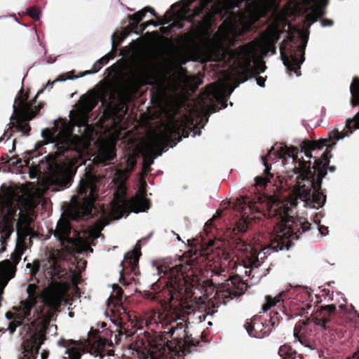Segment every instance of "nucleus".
Segmentation results:
<instances>
[{"label": "nucleus", "mask_w": 359, "mask_h": 359, "mask_svg": "<svg viewBox=\"0 0 359 359\" xmlns=\"http://www.w3.org/2000/svg\"><path fill=\"white\" fill-rule=\"evenodd\" d=\"M351 133L348 129L346 132H339L338 130H334L329 133V138L320 139L318 140H309L304 139L299 144L300 151L304 153V155L309 158L311 161V172L314 177H317L318 172L315 170L316 164L318 161H321L322 163L326 164L325 169H326V174L327 170L332 172L336 170L334 165H330V160L332 158L331 149L336 144V141L344 138Z\"/></svg>", "instance_id": "0eeeda50"}, {"label": "nucleus", "mask_w": 359, "mask_h": 359, "mask_svg": "<svg viewBox=\"0 0 359 359\" xmlns=\"http://www.w3.org/2000/svg\"><path fill=\"white\" fill-rule=\"evenodd\" d=\"M66 293L67 288L64 283L52 281L48 285L43 299L44 305L50 310L46 313H43V309L36 310L37 318H43L44 321L49 323L53 317L54 312L60 309L65 300Z\"/></svg>", "instance_id": "ddd939ff"}, {"label": "nucleus", "mask_w": 359, "mask_h": 359, "mask_svg": "<svg viewBox=\"0 0 359 359\" xmlns=\"http://www.w3.org/2000/svg\"><path fill=\"white\" fill-rule=\"evenodd\" d=\"M263 194L250 199L243 196L236 199V208L241 214L232 230V244L241 252L245 268L259 267L261 260L272 252L288 250L290 238L299 239L307 231L311 223L304 218L294 219L291 209L283 203L269 202Z\"/></svg>", "instance_id": "f257e3e1"}, {"label": "nucleus", "mask_w": 359, "mask_h": 359, "mask_svg": "<svg viewBox=\"0 0 359 359\" xmlns=\"http://www.w3.org/2000/svg\"><path fill=\"white\" fill-rule=\"evenodd\" d=\"M212 221H213V219L209 220L207 223H205V226H208L209 224L212 225Z\"/></svg>", "instance_id": "0e129e2a"}, {"label": "nucleus", "mask_w": 359, "mask_h": 359, "mask_svg": "<svg viewBox=\"0 0 359 359\" xmlns=\"http://www.w3.org/2000/svg\"><path fill=\"white\" fill-rule=\"evenodd\" d=\"M115 157L116 152L114 149H107L100 152L96 158L100 163L106 165Z\"/></svg>", "instance_id": "c9c22d12"}, {"label": "nucleus", "mask_w": 359, "mask_h": 359, "mask_svg": "<svg viewBox=\"0 0 359 359\" xmlns=\"http://www.w3.org/2000/svg\"><path fill=\"white\" fill-rule=\"evenodd\" d=\"M17 268L12 265L9 259L0 262V295H2L6 286L13 279L16 273Z\"/></svg>", "instance_id": "b1692460"}, {"label": "nucleus", "mask_w": 359, "mask_h": 359, "mask_svg": "<svg viewBox=\"0 0 359 359\" xmlns=\"http://www.w3.org/2000/svg\"><path fill=\"white\" fill-rule=\"evenodd\" d=\"M8 159H9V157L8 155H6V157H2V160L5 161L6 162H9Z\"/></svg>", "instance_id": "e2e57ef3"}, {"label": "nucleus", "mask_w": 359, "mask_h": 359, "mask_svg": "<svg viewBox=\"0 0 359 359\" xmlns=\"http://www.w3.org/2000/svg\"><path fill=\"white\" fill-rule=\"evenodd\" d=\"M150 206V201L146 198V189L142 187L136 196L130 200H123L121 204H115L113 209L118 215V218H121L124 215H128L130 212H145Z\"/></svg>", "instance_id": "2eb2a0df"}, {"label": "nucleus", "mask_w": 359, "mask_h": 359, "mask_svg": "<svg viewBox=\"0 0 359 359\" xmlns=\"http://www.w3.org/2000/svg\"><path fill=\"white\" fill-rule=\"evenodd\" d=\"M16 327L17 325L15 324V322L11 323L9 325V330H11V332H14Z\"/></svg>", "instance_id": "6e6d98bb"}, {"label": "nucleus", "mask_w": 359, "mask_h": 359, "mask_svg": "<svg viewBox=\"0 0 359 359\" xmlns=\"http://www.w3.org/2000/svg\"><path fill=\"white\" fill-rule=\"evenodd\" d=\"M27 15L31 17L32 19L36 20L40 18L41 12L39 8L33 6L30 7L27 9Z\"/></svg>", "instance_id": "a18cd8bd"}, {"label": "nucleus", "mask_w": 359, "mask_h": 359, "mask_svg": "<svg viewBox=\"0 0 359 359\" xmlns=\"http://www.w3.org/2000/svg\"><path fill=\"white\" fill-rule=\"evenodd\" d=\"M335 311L336 306L334 304L318 307L313 313L315 324L323 327L325 330H330V318Z\"/></svg>", "instance_id": "5701e85b"}, {"label": "nucleus", "mask_w": 359, "mask_h": 359, "mask_svg": "<svg viewBox=\"0 0 359 359\" xmlns=\"http://www.w3.org/2000/svg\"><path fill=\"white\" fill-rule=\"evenodd\" d=\"M36 153V150L33 151H27L25 154L26 156L23 158H20L18 157V156H13L9 159V161H11V164L13 165H21L22 166V162L24 163V165L27 167H29L30 161L34 158L32 155L35 154Z\"/></svg>", "instance_id": "2f4dec72"}, {"label": "nucleus", "mask_w": 359, "mask_h": 359, "mask_svg": "<svg viewBox=\"0 0 359 359\" xmlns=\"http://www.w3.org/2000/svg\"><path fill=\"white\" fill-rule=\"evenodd\" d=\"M97 192L98 189L95 181L92 180L81 181L78 188V195L80 197L83 196V199L82 203H79L74 209L72 214V219H86L95 216L97 210L94 203L97 198Z\"/></svg>", "instance_id": "f8f14e48"}, {"label": "nucleus", "mask_w": 359, "mask_h": 359, "mask_svg": "<svg viewBox=\"0 0 359 359\" xmlns=\"http://www.w3.org/2000/svg\"><path fill=\"white\" fill-rule=\"evenodd\" d=\"M197 259L196 253L187 252L175 265L163 261L156 266L159 281L164 284L159 297L165 308L172 307L173 302H182L193 297L194 283L201 271Z\"/></svg>", "instance_id": "7ed1b4c3"}, {"label": "nucleus", "mask_w": 359, "mask_h": 359, "mask_svg": "<svg viewBox=\"0 0 359 359\" xmlns=\"http://www.w3.org/2000/svg\"><path fill=\"white\" fill-rule=\"evenodd\" d=\"M15 143H16V140H13V148H12V150H11V151H10L11 152H12L13 151H14V150H15Z\"/></svg>", "instance_id": "052dcab7"}, {"label": "nucleus", "mask_w": 359, "mask_h": 359, "mask_svg": "<svg viewBox=\"0 0 359 359\" xmlns=\"http://www.w3.org/2000/svg\"><path fill=\"white\" fill-rule=\"evenodd\" d=\"M280 319H283L280 313L277 311L272 310L270 313V318L269 320L271 328L278 326Z\"/></svg>", "instance_id": "ea45409f"}, {"label": "nucleus", "mask_w": 359, "mask_h": 359, "mask_svg": "<svg viewBox=\"0 0 359 359\" xmlns=\"http://www.w3.org/2000/svg\"><path fill=\"white\" fill-rule=\"evenodd\" d=\"M308 36L302 32L296 36L290 34L280 44V57L290 73H294L297 76L301 75V64L304 61V49Z\"/></svg>", "instance_id": "9d476101"}, {"label": "nucleus", "mask_w": 359, "mask_h": 359, "mask_svg": "<svg viewBox=\"0 0 359 359\" xmlns=\"http://www.w3.org/2000/svg\"><path fill=\"white\" fill-rule=\"evenodd\" d=\"M196 0H182L181 3L183 4L184 8H188ZM212 1H213V0H200L199 5L194 9L193 15L195 17L201 16Z\"/></svg>", "instance_id": "7c9ffc66"}, {"label": "nucleus", "mask_w": 359, "mask_h": 359, "mask_svg": "<svg viewBox=\"0 0 359 359\" xmlns=\"http://www.w3.org/2000/svg\"><path fill=\"white\" fill-rule=\"evenodd\" d=\"M41 135L45 140L55 143L60 153L69 151L72 145V133L67 126L62 127L59 131L57 128H46L42 130Z\"/></svg>", "instance_id": "dca6fc26"}, {"label": "nucleus", "mask_w": 359, "mask_h": 359, "mask_svg": "<svg viewBox=\"0 0 359 359\" xmlns=\"http://www.w3.org/2000/svg\"><path fill=\"white\" fill-rule=\"evenodd\" d=\"M22 254L18 252H14L11 255V259L9 260L11 261L12 265L15 266L17 268V265L21 260Z\"/></svg>", "instance_id": "49530a36"}, {"label": "nucleus", "mask_w": 359, "mask_h": 359, "mask_svg": "<svg viewBox=\"0 0 359 359\" xmlns=\"http://www.w3.org/2000/svg\"><path fill=\"white\" fill-rule=\"evenodd\" d=\"M278 355L282 359H287L290 355H294V357H298L299 359H303L302 355L298 354L296 351L293 350L290 346L287 344H284L279 348Z\"/></svg>", "instance_id": "473e14b6"}, {"label": "nucleus", "mask_w": 359, "mask_h": 359, "mask_svg": "<svg viewBox=\"0 0 359 359\" xmlns=\"http://www.w3.org/2000/svg\"><path fill=\"white\" fill-rule=\"evenodd\" d=\"M28 95L24 93V89L21 88L15 99L13 104V113L11 117L9 128L4 132L0 141L6 138L8 140L13 133V128L22 133L23 135H29L31 126L29 121L34 118V114L30 112V101L27 102Z\"/></svg>", "instance_id": "9b49d317"}, {"label": "nucleus", "mask_w": 359, "mask_h": 359, "mask_svg": "<svg viewBox=\"0 0 359 359\" xmlns=\"http://www.w3.org/2000/svg\"><path fill=\"white\" fill-rule=\"evenodd\" d=\"M154 324L163 331H161L162 334L156 331L145 334L153 359H162L176 351L190 353L191 347H196L201 343L188 334L185 316L155 312L149 322H147V326L153 331L151 327Z\"/></svg>", "instance_id": "f03ea898"}, {"label": "nucleus", "mask_w": 359, "mask_h": 359, "mask_svg": "<svg viewBox=\"0 0 359 359\" xmlns=\"http://www.w3.org/2000/svg\"><path fill=\"white\" fill-rule=\"evenodd\" d=\"M296 291L297 294L294 299L300 302L302 306H305L306 308L311 309L312 304L311 300V292L305 287H299L296 290Z\"/></svg>", "instance_id": "c756f323"}, {"label": "nucleus", "mask_w": 359, "mask_h": 359, "mask_svg": "<svg viewBox=\"0 0 359 359\" xmlns=\"http://www.w3.org/2000/svg\"><path fill=\"white\" fill-rule=\"evenodd\" d=\"M48 351H43L42 353H41V359H47L48 357Z\"/></svg>", "instance_id": "13d9d810"}, {"label": "nucleus", "mask_w": 359, "mask_h": 359, "mask_svg": "<svg viewBox=\"0 0 359 359\" xmlns=\"http://www.w3.org/2000/svg\"><path fill=\"white\" fill-rule=\"evenodd\" d=\"M148 12H150L151 13V15H154V17L159 18L158 13H156V11H154V8H151V10L148 11Z\"/></svg>", "instance_id": "bf43d9fd"}, {"label": "nucleus", "mask_w": 359, "mask_h": 359, "mask_svg": "<svg viewBox=\"0 0 359 359\" xmlns=\"http://www.w3.org/2000/svg\"><path fill=\"white\" fill-rule=\"evenodd\" d=\"M95 104L96 102L93 99L88 98L85 101L84 107L87 111H90L95 107Z\"/></svg>", "instance_id": "09e8293b"}, {"label": "nucleus", "mask_w": 359, "mask_h": 359, "mask_svg": "<svg viewBox=\"0 0 359 359\" xmlns=\"http://www.w3.org/2000/svg\"><path fill=\"white\" fill-rule=\"evenodd\" d=\"M351 94V103L353 106L359 105V78L354 77L350 86ZM346 127L350 133L353 129H359V111L355 115L353 119H347Z\"/></svg>", "instance_id": "4be33fe9"}, {"label": "nucleus", "mask_w": 359, "mask_h": 359, "mask_svg": "<svg viewBox=\"0 0 359 359\" xmlns=\"http://www.w3.org/2000/svg\"><path fill=\"white\" fill-rule=\"evenodd\" d=\"M318 229L322 235H326L328 233V228L327 226H320Z\"/></svg>", "instance_id": "5fc2aeb1"}, {"label": "nucleus", "mask_w": 359, "mask_h": 359, "mask_svg": "<svg viewBox=\"0 0 359 359\" xmlns=\"http://www.w3.org/2000/svg\"><path fill=\"white\" fill-rule=\"evenodd\" d=\"M75 77L76 76L74 75V72L73 71L72 72H67L65 74H60L56 80H55V81H53L52 82H50L49 81L48 82V83H47V86H50L52 87L53 85L55 82H57V81H66L67 79H74Z\"/></svg>", "instance_id": "79ce46f5"}, {"label": "nucleus", "mask_w": 359, "mask_h": 359, "mask_svg": "<svg viewBox=\"0 0 359 359\" xmlns=\"http://www.w3.org/2000/svg\"><path fill=\"white\" fill-rule=\"evenodd\" d=\"M111 341L102 337L97 330L91 328L88 339L83 340L64 339L58 341V345L66 348L65 354L69 359H80L85 353H88L95 358L103 359L107 355H113L114 351L107 350V346H112Z\"/></svg>", "instance_id": "6e6552de"}, {"label": "nucleus", "mask_w": 359, "mask_h": 359, "mask_svg": "<svg viewBox=\"0 0 359 359\" xmlns=\"http://www.w3.org/2000/svg\"><path fill=\"white\" fill-rule=\"evenodd\" d=\"M322 26L323 27H327V26H332L334 24V22L332 20L330 19H323L321 21Z\"/></svg>", "instance_id": "603ef678"}, {"label": "nucleus", "mask_w": 359, "mask_h": 359, "mask_svg": "<svg viewBox=\"0 0 359 359\" xmlns=\"http://www.w3.org/2000/svg\"><path fill=\"white\" fill-rule=\"evenodd\" d=\"M2 194H0V252L6 250L7 241L13 232L14 224L16 223L18 234L30 235L33 229V223L36 215L32 208L20 210L18 220L15 219L18 209V194L12 187H6L3 184L1 187Z\"/></svg>", "instance_id": "20e7f679"}, {"label": "nucleus", "mask_w": 359, "mask_h": 359, "mask_svg": "<svg viewBox=\"0 0 359 359\" xmlns=\"http://www.w3.org/2000/svg\"><path fill=\"white\" fill-rule=\"evenodd\" d=\"M348 359H359V355H358L356 353L353 355L352 358Z\"/></svg>", "instance_id": "680f3d73"}, {"label": "nucleus", "mask_w": 359, "mask_h": 359, "mask_svg": "<svg viewBox=\"0 0 359 359\" xmlns=\"http://www.w3.org/2000/svg\"><path fill=\"white\" fill-rule=\"evenodd\" d=\"M38 290L39 287L36 284H29L27 288L28 298L21 301L20 306L16 309L19 315L27 322L33 323L31 313L37 302Z\"/></svg>", "instance_id": "a211bd4d"}, {"label": "nucleus", "mask_w": 359, "mask_h": 359, "mask_svg": "<svg viewBox=\"0 0 359 359\" xmlns=\"http://www.w3.org/2000/svg\"><path fill=\"white\" fill-rule=\"evenodd\" d=\"M245 327L249 335L255 338H263L269 335L271 332V328L266 324V320L257 315L249 321H246Z\"/></svg>", "instance_id": "aec40b11"}, {"label": "nucleus", "mask_w": 359, "mask_h": 359, "mask_svg": "<svg viewBox=\"0 0 359 359\" xmlns=\"http://www.w3.org/2000/svg\"><path fill=\"white\" fill-rule=\"evenodd\" d=\"M224 11V6L219 1L214 4L212 6V11L209 10L208 6L204 11L205 14L203 18V21L206 25H210L214 21L215 15H222Z\"/></svg>", "instance_id": "bb28decb"}, {"label": "nucleus", "mask_w": 359, "mask_h": 359, "mask_svg": "<svg viewBox=\"0 0 359 359\" xmlns=\"http://www.w3.org/2000/svg\"><path fill=\"white\" fill-rule=\"evenodd\" d=\"M286 292H282L277 296L272 297L270 295L265 297L266 302L262 305L263 312H266L271 308L275 307L278 303H282L280 309L282 314L285 316V319L288 320L293 316H306L309 314V309L305 306H302L301 303L294 298L285 299Z\"/></svg>", "instance_id": "4468645a"}, {"label": "nucleus", "mask_w": 359, "mask_h": 359, "mask_svg": "<svg viewBox=\"0 0 359 359\" xmlns=\"http://www.w3.org/2000/svg\"><path fill=\"white\" fill-rule=\"evenodd\" d=\"M323 15L322 13H313L311 14H309L306 16V20L310 22V24L313 23L318 20L319 18L321 17Z\"/></svg>", "instance_id": "de8ad7c7"}, {"label": "nucleus", "mask_w": 359, "mask_h": 359, "mask_svg": "<svg viewBox=\"0 0 359 359\" xmlns=\"http://www.w3.org/2000/svg\"><path fill=\"white\" fill-rule=\"evenodd\" d=\"M114 292L115 294L111 295L109 299H111L114 302H122L123 295V290L122 288L117 285L116 289H115Z\"/></svg>", "instance_id": "c03bdc74"}, {"label": "nucleus", "mask_w": 359, "mask_h": 359, "mask_svg": "<svg viewBox=\"0 0 359 359\" xmlns=\"http://www.w3.org/2000/svg\"><path fill=\"white\" fill-rule=\"evenodd\" d=\"M46 338L44 333L36 332L24 341L22 344V356L20 359H35Z\"/></svg>", "instance_id": "6ab92c4d"}, {"label": "nucleus", "mask_w": 359, "mask_h": 359, "mask_svg": "<svg viewBox=\"0 0 359 359\" xmlns=\"http://www.w3.org/2000/svg\"><path fill=\"white\" fill-rule=\"evenodd\" d=\"M266 67L263 62L257 61L255 63L254 69H248L247 72H242L240 76L241 77V81L245 82L248 80V73L254 72L255 74H258L259 73L264 72Z\"/></svg>", "instance_id": "f704fd0d"}, {"label": "nucleus", "mask_w": 359, "mask_h": 359, "mask_svg": "<svg viewBox=\"0 0 359 359\" xmlns=\"http://www.w3.org/2000/svg\"><path fill=\"white\" fill-rule=\"evenodd\" d=\"M282 31L278 25L270 26L263 34V43H274L278 41Z\"/></svg>", "instance_id": "c85d7f7f"}, {"label": "nucleus", "mask_w": 359, "mask_h": 359, "mask_svg": "<svg viewBox=\"0 0 359 359\" xmlns=\"http://www.w3.org/2000/svg\"><path fill=\"white\" fill-rule=\"evenodd\" d=\"M46 87H44L43 88L41 89L36 95V96L34 97V98L32 100H30V112H32V114H34V117L38 114V113L40 111V110L43 107V103H39L37 106H34V104H35L36 101V98L37 97L39 96V95H40L41 93H42Z\"/></svg>", "instance_id": "4c0bfd02"}, {"label": "nucleus", "mask_w": 359, "mask_h": 359, "mask_svg": "<svg viewBox=\"0 0 359 359\" xmlns=\"http://www.w3.org/2000/svg\"><path fill=\"white\" fill-rule=\"evenodd\" d=\"M299 149L297 147H281L278 155L280 158L288 156L292 158L295 164L293 169L296 177L295 189L298 194L305 198L311 196V191L313 202L317 205V208L324 205L326 202V196L323 193L321 186L323 179L326 176V164L318 161L315 166V170L318 172L317 177L313 178L311 172V161H305L303 157L299 158Z\"/></svg>", "instance_id": "39448f33"}, {"label": "nucleus", "mask_w": 359, "mask_h": 359, "mask_svg": "<svg viewBox=\"0 0 359 359\" xmlns=\"http://www.w3.org/2000/svg\"><path fill=\"white\" fill-rule=\"evenodd\" d=\"M150 161H151V160H147V159H146V165H147V164H149V163Z\"/></svg>", "instance_id": "338daca9"}, {"label": "nucleus", "mask_w": 359, "mask_h": 359, "mask_svg": "<svg viewBox=\"0 0 359 359\" xmlns=\"http://www.w3.org/2000/svg\"><path fill=\"white\" fill-rule=\"evenodd\" d=\"M235 258L233 253L223 251L219 265H215L212 269L215 276H222V280L224 278V282L221 283L215 294L219 302L224 304L243 294L247 288V285L238 276L230 274L229 271L236 269L238 265V259Z\"/></svg>", "instance_id": "423d86ee"}, {"label": "nucleus", "mask_w": 359, "mask_h": 359, "mask_svg": "<svg viewBox=\"0 0 359 359\" xmlns=\"http://www.w3.org/2000/svg\"><path fill=\"white\" fill-rule=\"evenodd\" d=\"M153 163V160L151 159V161L149 163V164L146 165V159L144 160L143 165H142V170L143 172L145 173H147L151 171L150 165Z\"/></svg>", "instance_id": "3c124183"}, {"label": "nucleus", "mask_w": 359, "mask_h": 359, "mask_svg": "<svg viewBox=\"0 0 359 359\" xmlns=\"http://www.w3.org/2000/svg\"><path fill=\"white\" fill-rule=\"evenodd\" d=\"M257 83L261 86L264 87L265 85V79L262 76H257L256 79Z\"/></svg>", "instance_id": "864d4df0"}, {"label": "nucleus", "mask_w": 359, "mask_h": 359, "mask_svg": "<svg viewBox=\"0 0 359 359\" xmlns=\"http://www.w3.org/2000/svg\"><path fill=\"white\" fill-rule=\"evenodd\" d=\"M140 253V252H138L137 251H133L132 252L127 253L125 255L124 260L121 263L123 271H126V273H136Z\"/></svg>", "instance_id": "a878e982"}, {"label": "nucleus", "mask_w": 359, "mask_h": 359, "mask_svg": "<svg viewBox=\"0 0 359 359\" xmlns=\"http://www.w3.org/2000/svg\"><path fill=\"white\" fill-rule=\"evenodd\" d=\"M27 268L30 269L29 273L31 276H36L40 270L41 264L39 260H36L32 264L28 263L27 264Z\"/></svg>", "instance_id": "37998d69"}, {"label": "nucleus", "mask_w": 359, "mask_h": 359, "mask_svg": "<svg viewBox=\"0 0 359 359\" xmlns=\"http://www.w3.org/2000/svg\"><path fill=\"white\" fill-rule=\"evenodd\" d=\"M273 148L272 147L269 151L266 156H262V160L264 165L265 166V169L264 170V176H257L255 177V187L257 191H263L267 184L271 182V179L273 178V174H272L270 170L271 169V165L268 163V157L271 155L272 150Z\"/></svg>", "instance_id": "393cba45"}, {"label": "nucleus", "mask_w": 359, "mask_h": 359, "mask_svg": "<svg viewBox=\"0 0 359 359\" xmlns=\"http://www.w3.org/2000/svg\"><path fill=\"white\" fill-rule=\"evenodd\" d=\"M264 50L268 53L270 52L271 54L276 53V46L274 43H263Z\"/></svg>", "instance_id": "8fccbe9b"}, {"label": "nucleus", "mask_w": 359, "mask_h": 359, "mask_svg": "<svg viewBox=\"0 0 359 359\" xmlns=\"http://www.w3.org/2000/svg\"><path fill=\"white\" fill-rule=\"evenodd\" d=\"M168 22V21L167 20H163L161 18H160L158 22H156L154 20H149L147 22H144L140 24L139 25L138 29L136 32H135V33L140 34L142 32H143L147 28V27L149 25L158 26L159 25H165Z\"/></svg>", "instance_id": "e433bc0d"}, {"label": "nucleus", "mask_w": 359, "mask_h": 359, "mask_svg": "<svg viewBox=\"0 0 359 359\" xmlns=\"http://www.w3.org/2000/svg\"><path fill=\"white\" fill-rule=\"evenodd\" d=\"M113 55L111 53H108L99 59L96 62L94 63L93 66V72H98L102 69L103 65L107 64L110 58H112Z\"/></svg>", "instance_id": "58836bf2"}, {"label": "nucleus", "mask_w": 359, "mask_h": 359, "mask_svg": "<svg viewBox=\"0 0 359 359\" xmlns=\"http://www.w3.org/2000/svg\"><path fill=\"white\" fill-rule=\"evenodd\" d=\"M150 10H151V7L146 6L143 9L129 15L130 24L128 27L131 32H135L138 29L140 22L145 17L148 11Z\"/></svg>", "instance_id": "cd10ccee"}, {"label": "nucleus", "mask_w": 359, "mask_h": 359, "mask_svg": "<svg viewBox=\"0 0 359 359\" xmlns=\"http://www.w3.org/2000/svg\"><path fill=\"white\" fill-rule=\"evenodd\" d=\"M48 166L51 177L55 184L65 187H68L71 184L72 181V176L65 164L57 162L54 159L51 163H48Z\"/></svg>", "instance_id": "412c9836"}, {"label": "nucleus", "mask_w": 359, "mask_h": 359, "mask_svg": "<svg viewBox=\"0 0 359 359\" xmlns=\"http://www.w3.org/2000/svg\"><path fill=\"white\" fill-rule=\"evenodd\" d=\"M191 128L185 123L173 121L167 124L163 130L156 134L155 139L158 142H172L173 145L182 140V137H188Z\"/></svg>", "instance_id": "f3484780"}, {"label": "nucleus", "mask_w": 359, "mask_h": 359, "mask_svg": "<svg viewBox=\"0 0 359 359\" xmlns=\"http://www.w3.org/2000/svg\"><path fill=\"white\" fill-rule=\"evenodd\" d=\"M287 359H299V358H298V357H294V355H292V356L290 355Z\"/></svg>", "instance_id": "69168bd1"}, {"label": "nucleus", "mask_w": 359, "mask_h": 359, "mask_svg": "<svg viewBox=\"0 0 359 359\" xmlns=\"http://www.w3.org/2000/svg\"><path fill=\"white\" fill-rule=\"evenodd\" d=\"M306 323L302 322L295 325L294 328V336L296 339L302 342V339L304 337V333L302 332V330L305 329Z\"/></svg>", "instance_id": "a19ab883"}, {"label": "nucleus", "mask_w": 359, "mask_h": 359, "mask_svg": "<svg viewBox=\"0 0 359 359\" xmlns=\"http://www.w3.org/2000/svg\"><path fill=\"white\" fill-rule=\"evenodd\" d=\"M95 73H97V72H93V69H92L90 70H86V71L83 72V73H81V76H83L90 74H95Z\"/></svg>", "instance_id": "4d7b16f0"}, {"label": "nucleus", "mask_w": 359, "mask_h": 359, "mask_svg": "<svg viewBox=\"0 0 359 359\" xmlns=\"http://www.w3.org/2000/svg\"><path fill=\"white\" fill-rule=\"evenodd\" d=\"M107 306L114 315H117L120 318H122L121 315L126 313V309L123 307L122 302H114L111 299H108Z\"/></svg>", "instance_id": "72a5a7b5"}, {"label": "nucleus", "mask_w": 359, "mask_h": 359, "mask_svg": "<svg viewBox=\"0 0 359 359\" xmlns=\"http://www.w3.org/2000/svg\"><path fill=\"white\" fill-rule=\"evenodd\" d=\"M71 233L72 226L69 221L64 218L60 219L53 235L60 242L62 249L56 250L49 255L48 258L49 266L45 270V275L48 280H60L67 275L66 269L61 266L60 259L62 252L69 254L74 252L76 241L71 237Z\"/></svg>", "instance_id": "1a4fd4ad"}, {"label": "nucleus", "mask_w": 359, "mask_h": 359, "mask_svg": "<svg viewBox=\"0 0 359 359\" xmlns=\"http://www.w3.org/2000/svg\"><path fill=\"white\" fill-rule=\"evenodd\" d=\"M250 59H248V65H250Z\"/></svg>", "instance_id": "774afa93"}]
</instances>
